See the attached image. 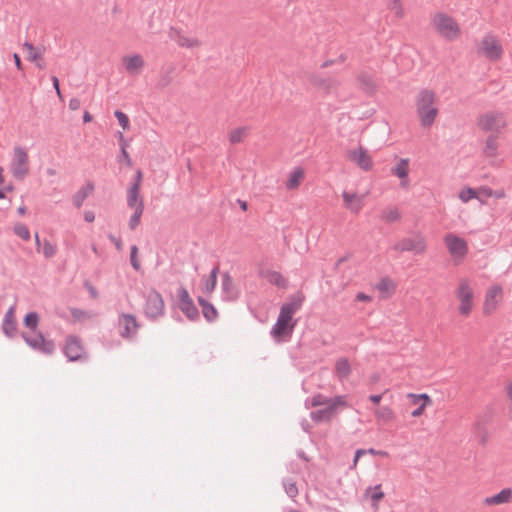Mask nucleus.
<instances>
[{"instance_id":"obj_37","label":"nucleus","mask_w":512,"mask_h":512,"mask_svg":"<svg viewBox=\"0 0 512 512\" xmlns=\"http://www.w3.org/2000/svg\"><path fill=\"white\" fill-rule=\"evenodd\" d=\"M218 272H219V269L217 266L211 270L209 278L207 279V281L205 283V291L206 292H212L215 289V287L217 285Z\"/></svg>"},{"instance_id":"obj_7","label":"nucleus","mask_w":512,"mask_h":512,"mask_svg":"<svg viewBox=\"0 0 512 512\" xmlns=\"http://www.w3.org/2000/svg\"><path fill=\"white\" fill-rule=\"evenodd\" d=\"M11 171L17 180H23L29 172V158L26 150L20 146L14 148Z\"/></svg>"},{"instance_id":"obj_14","label":"nucleus","mask_w":512,"mask_h":512,"mask_svg":"<svg viewBox=\"0 0 512 512\" xmlns=\"http://www.w3.org/2000/svg\"><path fill=\"white\" fill-rule=\"evenodd\" d=\"M346 157L363 171H370L372 169V158L367 149L362 146H359L357 149L348 150Z\"/></svg>"},{"instance_id":"obj_63","label":"nucleus","mask_w":512,"mask_h":512,"mask_svg":"<svg viewBox=\"0 0 512 512\" xmlns=\"http://www.w3.org/2000/svg\"><path fill=\"white\" fill-rule=\"evenodd\" d=\"M84 220L89 223L93 222L95 220L94 212L93 211H85Z\"/></svg>"},{"instance_id":"obj_27","label":"nucleus","mask_w":512,"mask_h":512,"mask_svg":"<svg viewBox=\"0 0 512 512\" xmlns=\"http://www.w3.org/2000/svg\"><path fill=\"white\" fill-rule=\"evenodd\" d=\"M183 314L191 321L199 319V311L193 301L178 306Z\"/></svg>"},{"instance_id":"obj_51","label":"nucleus","mask_w":512,"mask_h":512,"mask_svg":"<svg viewBox=\"0 0 512 512\" xmlns=\"http://www.w3.org/2000/svg\"><path fill=\"white\" fill-rule=\"evenodd\" d=\"M391 287V282L387 278H382L380 282L377 284V288L381 292H387Z\"/></svg>"},{"instance_id":"obj_18","label":"nucleus","mask_w":512,"mask_h":512,"mask_svg":"<svg viewBox=\"0 0 512 512\" xmlns=\"http://www.w3.org/2000/svg\"><path fill=\"white\" fill-rule=\"evenodd\" d=\"M512 500V489L511 488H504L499 493L486 497L484 499L485 505H500L509 503Z\"/></svg>"},{"instance_id":"obj_42","label":"nucleus","mask_w":512,"mask_h":512,"mask_svg":"<svg viewBox=\"0 0 512 512\" xmlns=\"http://www.w3.org/2000/svg\"><path fill=\"white\" fill-rule=\"evenodd\" d=\"M15 235L20 237L21 239L28 241L30 239V231L25 224L19 223L16 224L13 228Z\"/></svg>"},{"instance_id":"obj_23","label":"nucleus","mask_w":512,"mask_h":512,"mask_svg":"<svg viewBox=\"0 0 512 512\" xmlns=\"http://www.w3.org/2000/svg\"><path fill=\"white\" fill-rule=\"evenodd\" d=\"M262 277H265L270 284L277 286L278 288L285 289L287 287V280L277 271L267 270L261 272Z\"/></svg>"},{"instance_id":"obj_2","label":"nucleus","mask_w":512,"mask_h":512,"mask_svg":"<svg viewBox=\"0 0 512 512\" xmlns=\"http://www.w3.org/2000/svg\"><path fill=\"white\" fill-rule=\"evenodd\" d=\"M435 101V93L429 89H422L418 93L415 105L421 126L430 127L434 123L438 115V109L433 106Z\"/></svg>"},{"instance_id":"obj_13","label":"nucleus","mask_w":512,"mask_h":512,"mask_svg":"<svg viewBox=\"0 0 512 512\" xmlns=\"http://www.w3.org/2000/svg\"><path fill=\"white\" fill-rule=\"evenodd\" d=\"M444 242L451 256L455 258H464L468 253V245L464 238L453 233L446 234Z\"/></svg>"},{"instance_id":"obj_55","label":"nucleus","mask_w":512,"mask_h":512,"mask_svg":"<svg viewBox=\"0 0 512 512\" xmlns=\"http://www.w3.org/2000/svg\"><path fill=\"white\" fill-rule=\"evenodd\" d=\"M134 210L133 214L137 215L141 218L144 211V201L143 198H140L138 201V205L132 208Z\"/></svg>"},{"instance_id":"obj_35","label":"nucleus","mask_w":512,"mask_h":512,"mask_svg":"<svg viewBox=\"0 0 512 512\" xmlns=\"http://www.w3.org/2000/svg\"><path fill=\"white\" fill-rule=\"evenodd\" d=\"M247 132V127H238L230 132L229 141L231 142V144L240 143L243 140V138L247 135Z\"/></svg>"},{"instance_id":"obj_8","label":"nucleus","mask_w":512,"mask_h":512,"mask_svg":"<svg viewBox=\"0 0 512 512\" xmlns=\"http://www.w3.org/2000/svg\"><path fill=\"white\" fill-rule=\"evenodd\" d=\"M346 406L347 402L345 400V396H335L331 404L324 406L322 409L312 411L310 413V418L316 423L330 421L336 415L338 407Z\"/></svg>"},{"instance_id":"obj_24","label":"nucleus","mask_w":512,"mask_h":512,"mask_svg":"<svg viewBox=\"0 0 512 512\" xmlns=\"http://www.w3.org/2000/svg\"><path fill=\"white\" fill-rule=\"evenodd\" d=\"M335 373L340 380L348 378L351 373V366L347 358H340L336 361Z\"/></svg>"},{"instance_id":"obj_62","label":"nucleus","mask_w":512,"mask_h":512,"mask_svg":"<svg viewBox=\"0 0 512 512\" xmlns=\"http://www.w3.org/2000/svg\"><path fill=\"white\" fill-rule=\"evenodd\" d=\"M13 59H14V63H15V66L17 67V69L23 70V64L21 62V58L17 53L13 54Z\"/></svg>"},{"instance_id":"obj_60","label":"nucleus","mask_w":512,"mask_h":512,"mask_svg":"<svg viewBox=\"0 0 512 512\" xmlns=\"http://www.w3.org/2000/svg\"><path fill=\"white\" fill-rule=\"evenodd\" d=\"M366 453L367 454H371V455H379V456H388V453L386 451H383V450H376L374 448H369V449H366Z\"/></svg>"},{"instance_id":"obj_3","label":"nucleus","mask_w":512,"mask_h":512,"mask_svg":"<svg viewBox=\"0 0 512 512\" xmlns=\"http://www.w3.org/2000/svg\"><path fill=\"white\" fill-rule=\"evenodd\" d=\"M297 321L293 316L280 310L276 323L273 325L270 334L277 341H288L296 327Z\"/></svg>"},{"instance_id":"obj_57","label":"nucleus","mask_w":512,"mask_h":512,"mask_svg":"<svg viewBox=\"0 0 512 512\" xmlns=\"http://www.w3.org/2000/svg\"><path fill=\"white\" fill-rule=\"evenodd\" d=\"M429 404H426V403H421L416 409H414L412 412H411V416L412 417H419L423 414L424 412V409L426 406H428Z\"/></svg>"},{"instance_id":"obj_33","label":"nucleus","mask_w":512,"mask_h":512,"mask_svg":"<svg viewBox=\"0 0 512 512\" xmlns=\"http://www.w3.org/2000/svg\"><path fill=\"white\" fill-rule=\"evenodd\" d=\"M1 327H2V331H3L4 335L7 338L12 339L17 335V332H18L17 321H8V322L3 321Z\"/></svg>"},{"instance_id":"obj_43","label":"nucleus","mask_w":512,"mask_h":512,"mask_svg":"<svg viewBox=\"0 0 512 512\" xmlns=\"http://www.w3.org/2000/svg\"><path fill=\"white\" fill-rule=\"evenodd\" d=\"M459 198L462 202H468L470 201L471 199L473 198H480L478 196V192L476 189H473L471 187H467L465 189H463L460 193H459Z\"/></svg>"},{"instance_id":"obj_30","label":"nucleus","mask_w":512,"mask_h":512,"mask_svg":"<svg viewBox=\"0 0 512 512\" xmlns=\"http://www.w3.org/2000/svg\"><path fill=\"white\" fill-rule=\"evenodd\" d=\"M333 400H334V398H329V397H326V396L318 393L311 398L310 404H309V400L307 399L305 401V406L307 408H309L310 406L311 407L327 406V405L331 404L333 402Z\"/></svg>"},{"instance_id":"obj_15","label":"nucleus","mask_w":512,"mask_h":512,"mask_svg":"<svg viewBox=\"0 0 512 512\" xmlns=\"http://www.w3.org/2000/svg\"><path fill=\"white\" fill-rule=\"evenodd\" d=\"M457 297L461 302L459 306L460 314L467 316L472 309L474 293L466 280L460 282Z\"/></svg>"},{"instance_id":"obj_58","label":"nucleus","mask_w":512,"mask_h":512,"mask_svg":"<svg viewBox=\"0 0 512 512\" xmlns=\"http://www.w3.org/2000/svg\"><path fill=\"white\" fill-rule=\"evenodd\" d=\"M477 192H478V195L481 194L483 197L488 198V197H492L493 196L494 190H492L489 187H482Z\"/></svg>"},{"instance_id":"obj_28","label":"nucleus","mask_w":512,"mask_h":512,"mask_svg":"<svg viewBox=\"0 0 512 512\" xmlns=\"http://www.w3.org/2000/svg\"><path fill=\"white\" fill-rule=\"evenodd\" d=\"M304 178V171L301 168H295L289 175L286 183L287 189H295L300 185L301 180Z\"/></svg>"},{"instance_id":"obj_39","label":"nucleus","mask_w":512,"mask_h":512,"mask_svg":"<svg viewBox=\"0 0 512 512\" xmlns=\"http://www.w3.org/2000/svg\"><path fill=\"white\" fill-rule=\"evenodd\" d=\"M407 396H408V398L411 399V401L414 405L419 406L421 403H426V404L432 403L430 396L426 393H422V394L409 393Z\"/></svg>"},{"instance_id":"obj_9","label":"nucleus","mask_w":512,"mask_h":512,"mask_svg":"<svg viewBox=\"0 0 512 512\" xmlns=\"http://www.w3.org/2000/svg\"><path fill=\"white\" fill-rule=\"evenodd\" d=\"M480 51L491 61H498L503 55V47L501 43L492 34H488L482 39Z\"/></svg>"},{"instance_id":"obj_52","label":"nucleus","mask_w":512,"mask_h":512,"mask_svg":"<svg viewBox=\"0 0 512 512\" xmlns=\"http://www.w3.org/2000/svg\"><path fill=\"white\" fill-rule=\"evenodd\" d=\"M15 310H16L15 305H12L11 307H9V309L5 313L3 321H6V322H8V321H16Z\"/></svg>"},{"instance_id":"obj_47","label":"nucleus","mask_w":512,"mask_h":512,"mask_svg":"<svg viewBox=\"0 0 512 512\" xmlns=\"http://www.w3.org/2000/svg\"><path fill=\"white\" fill-rule=\"evenodd\" d=\"M137 254H138V247L136 245H132L130 248V263H131V266L136 271H139L141 269V265L137 259Z\"/></svg>"},{"instance_id":"obj_46","label":"nucleus","mask_w":512,"mask_h":512,"mask_svg":"<svg viewBox=\"0 0 512 512\" xmlns=\"http://www.w3.org/2000/svg\"><path fill=\"white\" fill-rule=\"evenodd\" d=\"M127 145V143L121 144V153L120 155H118L117 160L119 163L124 162L128 167H130L132 165V160L129 153L126 150Z\"/></svg>"},{"instance_id":"obj_1","label":"nucleus","mask_w":512,"mask_h":512,"mask_svg":"<svg viewBox=\"0 0 512 512\" xmlns=\"http://www.w3.org/2000/svg\"><path fill=\"white\" fill-rule=\"evenodd\" d=\"M39 315L35 311L28 312L23 319V324L26 328L35 333V336H30L26 332L21 333L24 342L34 351L40 352L45 355H51L55 351V342L51 339H46L41 331H38Z\"/></svg>"},{"instance_id":"obj_49","label":"nucleus","mask_w":512,"mask_h":512,"mask_svg":"<svg viewBox=\"0 0 512 512\" xmlns=\"http://www.w3.org/2000/svg\"><path fill=\"white\" fill-rule=\"evenodd\" d=\"M177 41H178V44L182 47L192 48V47L199 45L198 40L191 39V38H188L185 36H180Z\"/></svg>"},{"instance_id":"obj_26","label":"nucleus","mask_w":512,"mask_h":512,"mask_svg":"<svg viewBox=\"0 0 512 512\" xmlns=\"http://www.w3.org/2000/svg\"><path fill=\"white\" fill-rule=\"evenodd\" d=\"M391 173L403 180L408 178L409 174V159L402 158L395 167L391 168Z\"/></svg>"},{"instance_id":"obj_54","label":"nucleus","mask_w":512,"mask_h":512,"mask_svg":"<svg viewBox=\"0 0 512 512\" xmlns=\"http://www.w3.org/2000/svg\"><path fill=\"white\" fill-rule=\"evenodd\" d=\"M84 287L87 289V291L89 292L91 298L95 299L98 297V291L97 289L89 282V281H85L84 283Z\"/></svg>"},{"instance_id":"obj_16","label":"nucleus","mask_w":512,"mask_h":512,"mask_svg":"<svg viewBox=\"0 0 512 512\" xmlns=\"http://www.w3.org/2000/svg\"><path fill=\"white\" fill-rule=\"evenodd\" d=\"M304 300V295L301 292H297L289 296L288 301L282 304L280 310L293 316L298 310L301 309Z\"/></svg>"},{"instance_id":"obj_38","label":"nucleus","mask_w":512,"mask_h":512,"mask_svg":"<svg viewBox=\"0 0 512 512\" xmlns=\"http://www.w3.org/2000/svg\"><path fill=\"white\" fill-rule=\"evenodd\" d=\"M140 198L142 197L140 196V192L136 191V187L129 188L127 192V206L129 208L136 207Z\"/></svg>"},{"instance_id":"obj_40","label":"nucleus","mask_w":512,"mask_h":512,"mask_svg":"<svg viewBox=\"0 0 512 512\" xmlns=\"http://www.w3.org/2000/svg\"><path fill=\"white\" fill-rule=\"evenodd\" d=\"M40 252L43 253L45 258L49 259V258H52L56 254L57 248L49 240L45 239Z\"/></svg>"},{"instance_id":"obj_56","label":"nucleus","mask_w":512,"mask_h":512,"mask_svg":"<svg viewBox=\"0 0 512 512\" xmlns=\"http://www.w3.org/2000/svg\"><path fill=\"white\" fill-rule=\"evenodd\" d=\"M109 240L115 245L116 249L120 251L122 249V240L113 234H108Z\"/></svg>"},{"instance_id":"obj_22","label":"nucleus","mask_w":512,"mask_h":512,"mask_svg":"<svg viewBox=\"0 0 512 512\" xmlns=\"http://www.w3.org/2000/svg\"><path fill=\"white\" fill-rule=\"evenodd\" d=\"M342 198L346 208L350 209L354 213H358L360 211L362 204L361 199L357 194L343 191Z\"/></svg>"},{"instance_id":"obj_25","label":"nucleus","mask_w":512,"mask_h":512,"mask_svg":"<svg viewBox=\"0 0 512 512\" xmlns=\"http://www.w3.org/2000/svg\"><path fill=\"white\" fill-rule=\"evenodd\" d=\"M125 68L128 72L134 73L144 65V61L141 55L135 54L124 58Z\"/></svg>"},{"instance_id":"obj_32","label":"nucleus","mask_w":512,"mask_h":512,"mask_svg":"<svg viewBox=\"0 0 512 512\" xmlns=\"http://www.w3.org/2000/svg\"><path fill=\"white\" fill-rule=\"evenodd\" d=\"M358 80L366 92L372 93L375 90V82L368 73H361L358 76Z\"/></svg>"},{"instance_id":"obj_19","label":"nucleus","mask_w":512,"mask_h":512,"mask_svg":"<svg viewBox=\"0 0 512 512\" xmlns=\"http://www.w3.org/2000/svg\"><path fill=\"white\" fill-rule=\"evenodd\" d=\"M94 191V184L87 182L85 186H82L72 197L73 205L79 209L82 207L85 199Z\"/></svg>"},{"instance_id":"obj_36","label":"nucleus","mask_w":512,"mask_h":512,"mask_svg":"<svg viewBox=\"0 0 512 512\" xmlns=\"http://www.w3.org/2000/svg\"><path fill=\"white\" fill-rule=\"evenodd\" d=\"M282 485L284 488L285 493L290 498H295L298 495V488L296 485V482L289 478H284L282 480Z\"/></svg>"},{"instance_id":"obj_50","label":"nucleus","mask_w":512,"mask_h":512,"mask_svg":"<svg viewBox=\"0 0 512 512\" xmlns=\"http://www.w3.org/2000/svg\"><path fill=\"white\" fill-rule=\"evenodd\" d=\"M142 178H143L142 171L141 170H137L136 174H135V177H134V180L131 183L129 188H135L136 187V191L140 192Z\"/></svg>"},{"instance_id":"obj_17","label":"nucleus","mask_w":512,"mask_h":512,"mask_svg":"<svg viewBox=\"0 0 512 512\" xmlns=\"http://www.w3.org/2000/svg\"><path fill=\"white\" fill-rule=\"evenodd\" d=\"M197 300L202 308V314L206 321L209 323L215 322L219 317L218 311L215 308V306L208 300L204 299L202 296H199Z\"/></svg>"},{"instance_id":"obj_34","label":"nucleus","mask_w":512,"mask_h":512,"mask_svg":"<svg viewBox=\"0 0 512 512\" xmlns=\"http://www.w3.org/2000/svg\"><path fill=\"white\" fill-rule=\"evenodd\" d=\"M23 47L28 51L29 61L36 62L37 60L42 59V52L40 48L34 47V45L30 42H25Z\"/></svg>"},{"instance_id":"obj_6","label":"nucleus","mask_w":512,"mask_h":512,"mask_svg":"<svg viewBox=\"0 0 512 512\" xmlns=\"http://www.w3.org/2000/svg\"><path fill=\"white\" fill-rule=\"evenodd\" d=\"M507 125L505 114L502 112L490 111L479 116L478 126L485 132L498 134Z\"/></svg>"},{"instance_id":"obj_5","label":"nucleus","mask_w":512,"mask_h":512,"mask_svg":"<svg viewBox=\"0 0 512 512\" xmlns=\"http://www.w3.org/2000/svg\"><path fill=\"white\" fill-rule=\"evenodd\" d=\"M144 313L152 321H156L165 314V304L162 295L155 289H150L145 295Z\"/></svg>"},{"instance_id":"obj_12","label":"nucleus","mask_w":512,"mask_h":512,"mask_svg":"<svg viewBox=\"0 0 512 512\" xmlns=\"http://www.w3.org/2000/svg\"><path fill=\"white\" fill-rule=\"evenodd\" d=\"M393 249L398 252H413L418 255L425 251L426 242L421 235H416L412 238H403L393 246Z\"/></svg>"},{"instance_id":"obj_59","label":"nucleus","mask_w":512,"mask_h":512,"mask_svg":"<svg viewBox=\"0 0 512 512\" xmlns=\"http://www.w3.org/2000/svg\"><path fill=\"white\" fill-rule=\"evenodd\" d=\"M53 87L59 97H61L60 82L56 76L51 77Z\"/></svg>"},{"instance_id":"obj_45","label":"nucleus","mask_w":512,"mask_h":512,"mask_svg":"<svg viewBox=\"0 0 512 512\" xmlns=\"http://www.w3.org/2000/svg\"><path fill=\"white\" fill-rule=\"evenodd\" d=\"M114 116L118 120V123L123 128V130L129 129L130 121L128 116L124 112H122L121 110H115Z\"/></svg>"},{"instance_id":"obj_48","label":"nucleus","mask_w":512,"mask_h":512,"mask_svg":"<svg viewBox=\"0 0 512 512\" xmlns=\"http://www.w3.org/2000/svg\"><path fill=\"white\" fill-rule=\"evenodd\" d=\"M178 299V306L193 301L188 293V290L184 286H181L178 289Z\"/></svg>"},{"instance_id":"obj_44","label":"nucleus","mask_w":512,"mask_h":512,"mask_svg":"<svg viewBox=\"0 0 512 512\" xmlns=\"http://www.w3.org/2000/svg\"><path fill=\"white\" fill-rule=\"evenodd\" d=\"M368 490H373L370 495V499L372 506H376L384 498V493L381 491V485H375L373 488L369 487Z\"/></svg>"},{"instance_id":"obj_53","label":"nucleus","mask_w":512,"mask_h":512,"mask_svg":"<svg viewBox=\"0 0 512 512\" xmlns=\"http://www.w3.org/2000/svg\"><path fill=\"white\" fill-rule=\"evenodd\" d=\"M140 219L139 216L132 214L128 222L129 229L132 231L135 230L140 224Z\"/></svg>"},{"instance_id":"obj_29","label":"nucleus","mask_w":512,"mask_h":512,"mask_svg":"<svg viewBox=\"0 0 512 512\" xmlns=\"http://www.w3.org/2000/svg\"><path fill=\"white\" fill-rule=\"evenodd\" d=\"M496 140H497L496 134H491L490 136H488V138L486 139L485 147L483 149V153L485 156H487V157L496 156L497 149H498Z\"/></svg>"},{"instance_id":"obj_41","label":"nucleus","mask_w":512,"mask_h":512,"mask_svg":"<svg viewBox=\"0 0 512 512\" xmlns=\"http://www.w3.org/2000/svg\"><path fill=\"white\" fill-rule=\"evenodd\" d=\"M375 416L378 419H382L384 421H391L394 417L393 411L388 406L380 407L376 410Z\"/></svg>"},{"instance_id":"obj_31","label":"nucleus","mask_w":512,"mask_h":512,"mask_svg":"<svg viewBox=\"0 0 512 512\" xmlns=\"http://www.w3.org/2000/svg\"><path fill=\"white\" fill-rule=\"evenodd\" d=\"M380 218L386 223H394L401 219V214L397 208H390L383 210Z\"/></svg>"},{"instance_id":"obj_21","label":"nucleus","mask_w":512,"mask_h":512,"mask_svg":"<svg viewBox=\"0 0 512 512\" xmlns=\"http://www.w3.org/2000/svg\"><path fill=\"white\" fill-rule=\"evenodd\" d=\"M502 293V289L500 286H493L491 287L487 294H486V298H485V303H484V311L486 313H489L491 310H493L496 306V303H497V297L500 296Z\"/></svg>"},{"instance_id":"obj_11","label":"nucleus","mask_w":512,"mask_h":512,"mask_svg":"<svg viewBox=\"0 0 512 512\" xmlns=\"http://www.w3.org/2000/svg\"><path fill=\"white\" fill-rule=\"evenodd\" d=\"M140 324L132 314L121 313L118 317L119 335L124 339H132L138 332Z\"/></svg>"},{"instance_id":"obj_20","label":"nucleus","mask_w":512,"mask_h":512,"mask_svg":"<svg viewBox=\"0 0 512 512\" xmlns=\"http://www.w3.org/2000/svg\"><path fill=\"white\" fill-rule=\"evenodd\" d=\"M222 298L224 300H234L237 297L233 280L228 273H225L222 278Z\"/></svg>"},{"instance_id":"obj_4","label":"nucleus","mask_w":512,"mask_h":512,"mask_svg":"<svg viewBox=\"0 0 512 512\" xmlns=\"http://www.w3.org/2000/svg\"><path fill=\"white\" fill-rule=\"evenodd\" d=\"M432 23L436 31L446 40L453 41L460 35L459 25L446 13H436Z\"/></svg>"},{"instance_id":"obj_64","label":"nucleus","mask_w":512,"mask_h":512,"mask_svg":"<svg viewBox=\"0 0 512 512\" xmlns=\"http://www.w3.org/2000/svg\"><path fill=\"white\" fill-rule=\"evenodd\" d=\"M382 394H372L369 396V400L373 402L375 405H378L381 402Z\"/></svg>"},{"instance_id":"obj_61","label":"nucleus","mask_w":512,"mask_h":512,"mask_svg":"<svg viewBox=\"0 0 512 512\" xmlns=\"http://www.w3.org/2000/svg\"><path fill=\"white\" fill-rule=\"evenodd\" d=\"M80 107V100L77 99V98H72L70 101H69V108L71 110H77L78 108Z\"/></svg>"},{"instance_id":"obj_10","label":"nucleus","mask_w":512,"mask_h":512,"mask_svg":"<svg viewBox=\"0 0 512 512\" xmlns=\"http://www.w3.org/2000/svg\"><path fill=\"white\" fill-rule=\"evenodd\" d=\"M63 353L70 362L80 361L87 358L80 338L75 335H68L66 337Z\"/></svg>"}]
</instances>
